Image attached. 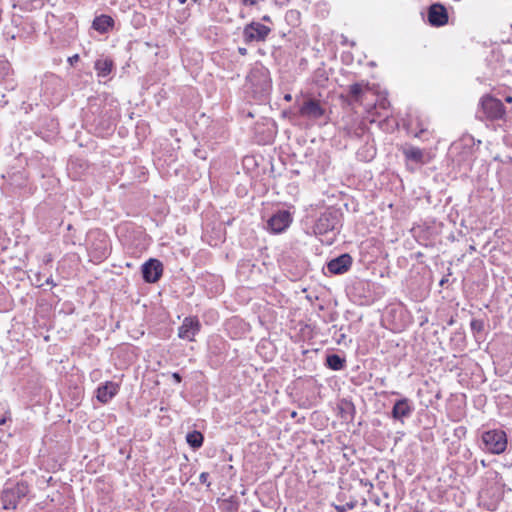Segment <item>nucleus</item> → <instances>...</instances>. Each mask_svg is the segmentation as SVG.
<instances>
[{
  "instance_id": "nucleus-26",
  "label": "nucleus",
  "mask_w": 512,
  "mask_h": 512,
  "mask_svg": "<svg viewBox=\"0 0 512 512\" xmlns=\"http://www.w3.org/2000/svg\"><path fill=\"white\" fill-rule=\"evenodd\" d=\"M376 156V148L373 145L366 143L357 151L358 159L369 162Z\"/></svg>"
},
{
  "instance_id": "nucleus-16",
  "label": "nucleus",
  "mask_w": 512,
  "mask_h": 512,
  "mask_svg": "<svg viewBox=\"0 0 512 512\" xmlns=\"http://www.w3.org/2000/svg\"><path fill=\"white\" fill-rule=\"evenodd\" d=\"M299 113L309 119H319L325 114V109L318 100L309 98L302 103Z\"/></svg>"
},
{
  "instance_id": "nucleus-2",
  "label": "nucleus",
  "mask_w": 512,
  "mask_h": 512,
  "mask_svg": "<svg viewBox=\"0 0 512 512\" xmlns=\"http://www.w3.org/2000/svg\"><path fill=\"white\" fill-rule=\"evenodd\" d=\"M343 222V213L341 209L329 207L315 219L313 224V233L316 236L332 235L327 241L332 244L337 234L340 233Z\"/></svg>"
},
{
  "instance_id": "nucleus-52",
  "label": "nucleus",
  "mask_w": 512,
  "mask_h": 512,
  "mask_svg": "<svg viewBox=\"0 0 512 512\" xmlns=\"http://www.w3.org/2000/svg\"><path fill=\"white\" fill-rule=\"evenodd\" d=\"M424 132V130H421L419 133H417L415 136L420 137V135Z\"/></svg>"
},
{
  "instance_id": "nucleus-15",
  "label": "nucleus",
  "mask_w": 512,
  "mask_h": 512,
  "mask_svg": "<svg viewBox=\"0 0 512 512\" xmlns=\"http://www.w3.org/2000/svg\"><path fill=\"white\" fill-rule=\"evenodd\" d=\"M201 327L197 316H187L178 327V337L190 342L195 341V336L201 331Z\"/></svg>"
},
{
  "instance_id": "nucleus-53",
  "label": "nucleus",
  "mask_w": 512,
  "mask_h": 512,
  "mask_svg": "<svg viewBox=\"0 0 512 512\" xmlns=\"http://www.w3.org/2000/svg\"><path fill=\"white\" fill-rule=\"evenodd\" d=\"M178 1H179V3H181V4H185L187 0H178Z\"/></svg>"
},
{
  "instance_id": "nucleus-32",
  "label": "nucleus",
  "mask_w": 512,
  "mask_h": 512,
  "mask_svg": "<svg viewBox=\"0 0 512 512\" xmlns=\"http://www.w3.org/2000/svg\"><path fill=\"white\" fill-rule=\"evenodd\" d=\"M465 337V332L462 329H459L453 333L451 340L455 341L457 344H464Z\"/></svg>"
},
{
  "instance_id": "nucleus-30",
  "label": "nucleus",
  "mask_w": 512,
  "mask_h": 512,
  "mask_svg": "<svg viewBox=\"0 0 512 512\" xmlns=\"http://www.w3.org/2000/svg\"><path fill=\"white\" fill-rule=\"evenodd\" d=\"M364 128L361 124H358L356 128H348L347 135L354 138H360L363 134Z\"/></svg>"
},
{
  "instance_id": "nucleus-36",
  "label": "nucleus",
  "mask_w": 512,
  "mask_h": 512,
  "mask_svg": "<svg viewBox=\"0 0 512 512\" xmlns=\"http://www.w3.org/2000/svg\"><path fill=\"white\" fill-rule=\"evenodd\" d=\"M209 473L208 472H202L199 476V481L201 484L206 485L207 488H210L211 482L208 481Z\"/></svg>"
},
{
  "instance_id": "nucleus-9",
  "label": "nucleus",
  "mask_w": 512,
  "mask_h": 512,
  "mask_svg": "<svg viewBox=\"0 0 512 512\" xmlns=\"http://www.w3.org/2000/svg\"><path fill=\"white\" fill-rule=\"evenodd\" d=\"M271 31L272 29L269 26L261 22L251 21L244 26L242 38L246 44L263 42L268 38Z\"/></svg>"
},
{
  "instance_id": "nucleus-31",
  "label": "nucleus",
  "mask_w": 512,
  "mask_h": 512,
  "mask_svg": "<svg viewBox=\"0 0 512 512\" xmlns=\"http://www.w3.org/2000/svg\"><path fill=\"white\" fill-rule=\"evenodd\" d=\"M146 18L142 13H134L132 23L135 27H142L145 24Z\"/></svg>"
},
{
  "instance_id": "nucleus-46",
  "label": "nucleus",
  "mask_w": 512,
  "mask_h": 512,
  "mask_svg": "<svg viewBox=\"0 0 512 512\" xmlns=\"http://www.w3.org/2000/svg\"><path fill=\"white\" fill-rule=\"evenodd\" d=\"M107 253V248L104 247L103 250L100 252L98 258H105Z\"/></svg>"
},
{
  "instance_id": "nucleus-35",
  "label": "nucleus",
  "mask_w": 512,
  "mask_h": 512,
  "mask_svg": "<svg viewBox=\"0 0 512 512\" xmlns=\"http://www.w3.org/2000/svg\"><path fill=\"white\" fill-rule=\"evenodd\" d=\"M355 507L354 502L346 503L345 505H337L335 506V509L337 512H346L347 510H351Z\"/></svg>"
},
{
  "instance_id": "nucleus-44",
  "label": "nucleus",
  "mask_w": 512,
  "mask_h": 512,
  "mask_svg": "<svg viewBox=\"0 0 512 512\" xmlns=\"http://www.w3.org/2000/svg\"><path fill=\"white\" fill-rule=\"evenodd\" d=\"M238 52H239V54H241L242 56H245V55H247V53H248V51H247V49H246L245 47H239V48H238Z\"/></svg>"
},
{
  "instance_id": "nucleus-48",
  "label": "nucleus",
  "mask_w": 512,
  "mask_h": 512,
  "mask_svg": "<svg viewBox=\"0 0 512 512\" xmlns=\"http://www.w3.org/2000/svg\"><path fill=\"white\" fill-rule=\"evenodd\" d=\"M505 101H506L507 103H512V96H510V95L506 96V97H505Z\"/></svg>"
},
{
  "instance_id": "nucleus-45",
  "label": "nucleus",
  "mask_w": 512,
  "mask_h": 512,
  "mask_svg": "<svg viewBox=\"0 0 512 512\" xmlns=\"http://www.w3.org/2000/svg\"><path fill=\"white\" fill-rule=\"evenodd\" d=\"M261 20L266 23H272V19L269 15H264Z\"/></svg>"
},
{
  "instance_id": "nucleus-33",
  "label": "nucleus",
  "mask_w": 512,
  "mask_h": 512,
  "mask_svg": "<svg viewBox=\"0 0 512 512\" xmlns=\"http://www.w3.org/2000/svg\"><path fill=\"white\" fill-rule=\"evenodd\" d=\"M454 436L459 440L466 437L467 428L465 426H458L454 429Z\"/></svg>"
},
{
  "instance_id": "nucleus-39",
  "label": "nucleus",
  "mask_w": 512,
  "mask_h": 512,
  "mask_svg": "<svg viewBox=\"0 0 512 512\" xmlns=\"http://www.w3.org/2000/svg\"><path fill=\"white\" fill-rule=\"evenodd\" d=\"M79 55L78 54H74L73 56L69 57L68 58V62L71 66H74L78 61H79Z\"/></svg>"
},
{
  "instance_id": "nucleus-28",
  "label": "nucleus",
  "mask_w": 512,
  "mask_h": 512,
  "mask_svg": "<svg viewBox=\"0 0 512 512\" xmlns=\"http://www.w3.org/2000/svg\"><path fill=\"white\" fill-rule=\"evenodd\" d=\"M300 12L295 9L288 10L285 13V21L292 27H296L300 23Z\"/></svg>"
},
{
  "instance_id": "nucleus-24",
  "label": "nucleus",
  "mask_w": 512,
  "mask_h": 512,
  "mask_svg": "<svg viewBox=\"0 0 512 512\" xmlns=\"http://www.w3.org/2000/svg\"><path fill=\"white\" fill-rule=\"evenodd\" d=\"M221 512H238L240 499L237 495H231L225 499H218Z\"/></svg>"
},
{
  "instance_id": "nucleus-41",
  "label": "nucleus",
  "mask_w": 512,
  "mask_h": 512,
  "mask_svg": "<svg viewBox=\"0 0 512 512\" xmlns=\"http://www.w3.org/2000/svg\"><path fill=\"white\" fill-rule=\"evenodd\" d=\"M241 2L244 6H254L257 4V0H242Z\"/></svg>"
},
{
  "instance_id": "nucleus-29",
  "label": "nucleus",
  "mask_w": 512,
  "mask_h": 512,
  "mask_svg": "<svg viewBox=\"0 0 512 512\" xmlns=\"http://www.w3.org/2000/svg\"><path fill=\"white\" fill-rule=\"evenodd\" d=\"M95 126L102 131L109 132L112 129L113 123L110 118H105V116L94 120Z\"/></svg>"
},
{
  "instance_id": "nucleus-34",
  "label": "nucleus",
  "mask_w": 512,
  "mask_h": 512,
  "mask_svg": "<svg viewBox=\"0 0 512 512\" xmlns=\"http://www.w3.org/2000/svg\"><path fill=\"white\" fill-rule=\"evenodd\" d=\"M243 165L245 168H251L257 166L255 158L253 156H245L243 158Z\"/></svg>"
},
{
  "instance_id": "nucleus-37",
  "label": "nucleus",
  "mask_w": 512,
  "mask_h": 512,
  "mask_svg": "<svg viewBox=\"0 0 512 512\" xmlns=\"http://www.w3.org/2000/svg\"><path fill=\"white\" fill-rule=\"evenodd\" d=\"M450 275H452V271H451V268H448V273H447V275H445V276L440 280V282H439V285H440L441 287H443L445 284H447V283H448V281H449V280H448V276H450Z\"/></svg>"
},
{
  "instance_id": "nucleus-49",
  "label": "nucleus",
  "mask_w": 512,
  "mask_h": 512,
  "mask_svg": "<svg viewBox=\"0 0 512 512\" xmlns=\"http://www.w3.org/2000/svg\"><path fill=\"white\" fill-rule=\"evenodd\" d=\"M284 99H285L286 101H291L292 96H291L290 94H286V95L284 96Z\"/></svg>"
},
{
  "instance_id": "nucleus-47",
  "label": "nucleus",
  "mask_w": 512,
  "mask_h": 512,
  "mask_svg": "<svg viewBox=\"0 0 512 512\" xmlns=\"http://www.w3.org/2000/svg\"><path fill=\"white\" fill-rule=\"evenodd\" d=\"M423 256H424V254H423L422 252H417V253H415V258H416L417 260H419V259H420V258H422Z\"/></svg>"
},
{
  "instance_id": "nucleus-20",
  "label": "nucleus",
  "mask_w": 512,
  "mask_h": 512,
  "mask_svg": "<svg viewBox=\"0 0 512 512\" xmlns=\"http://www.w3.org/2000/svg\"><path fill=\"white\" fill-rule=\"evenodd\" d=\"M114 25V19L107 14L96 16L92 22V28L101 34L112 30Z\"/></svg>"
},
{
  "instance_id": "nucleus-43",
  "label": "nucleus",
  "mask_w": 512,
  "mask_h": 512,
  "mask_svg": "<svg viewBox=\"0 0 512 512\" xmlns=\"http://www.w3.org/2000/svg\"><path fill=\"white\" fill-rule=\"evenodd\" d=\"M216 281H217V284H216L215 289H216V292H219L223 289V284H222L221 279L217 278Z\"/></svg>"
},
{
  "instance_id": "nucleus-4",
  "label": "nucleus",
  "mask_w": 512,
  "mask_h": 512,
  "mask_svg": "<svg viewBox=\"0 0 512 512\" xmlns=\"http://www.w3.org/2000/svg\"><path fill=\"white\" fill-rule=\"evenodd\" d=\"M247 81L250 86L252 97L259 103H266L269 101L272 80L269 70L262 66L253 67L247 75Z\"/></svg>"
},
{
  "instance_id": "nucleus-55",
  "label": "nucleus",
  "mask_w": 512,
  "mask_h": 512,
  "mask_svg": "<svg viewBox=\"0 0 512 512\" xmlns=\"http://www.w3.org/2000/svg\"><path fill=\"white\" fill-rule=\"evenodd\" d=\"M453 322H454V320L451 318V319L449 320L448 324H450V325H451V324H453Z\"/></svg>"
},
{
  "instance_id": "nucleus-12",
  "label": "nucleus",
  "mask_w": 512,
  "mask_h": 512,
  "mask_svg": "<svg viewBox=\"0 0 512 512\" xmlns=\"http://www.w3.org/2000/svg\"><path fill=\"white\" fill-rule=\"evenodd\" d=\"M352 264V256L349 253H343L327 261L323 272L325 275H342L351 269Z\"/></svg>"
},
{
  "instance_id": "nucleus-19",
  "label": "nucleus",
  "mask_w": 512,
  "mask_h": 512,
  "mask_svg": "<svg viewBox=\"0 0 512 512\" xmlns=\"http://www.w3.org/2000/svg\"><path fill=\"white\" fill-rule=\"evenodd\" d=\"M94 69L98 77L106 78L115 70V63L110 57H101L95 61Z\"/></svg>"
},
{
  "instance_id": "nucleus-1",
  "label": "nucleus",
  "mask_w": 512,
  "mask_h": 512,
  "mask_svg": "<svg viewBox=\"0 0 512 512\" xmlns=\"http://www.w3.org/2000/svg\"><path fill=\"white\" fill-rule=\"evenodd\" d=\"M29 482L21 478L15 482H7L0 494V504L5 510H15L26 506L32 498Z\"/></svg>"
},
{
  "instance_id": "nucleus-14",
  "label": "nucleus",
  "mask_w": 512,
  "mask_h": 512,
  "mask_svg": "<svg viewBox=\"0 0 512 512\" xmlns=\"http://www.w3.org/2000/svg\"><path fill=\"white\" fill-rule=\"evenodd\" d=\"M427 23L432 27H443L449 22L447 8L440 2H435L427 7Z\"/></svg>"
},
{
  "instance_id": "nucleus-13",
  "label": "nucleus",
  "mask_w": 512,
  "mask_h": 512,
  "mask_svg": "<svg viewBox=\"0 0 512 512\" xmlns=\"http://www.w3.org/2000/svg\"><path fill=\"white\" fill-rule=\"evenodd\" d=\"M164 266L157 258H149L141 266L142 279L145 283H157L163 276Z\"/></svg>"
},
{
  "instance_id": "nucleus-11",
  "label": "nucleus",
  "mask_w": 512,
  "mask_h": 512,
  "mask_svg": "<svg viewBox=\"0 0 512 512\" xmlns=\"http://www.w3.org/2000/svg\"><path fill=\"white\" fill-rule=\"evenodd\" d=\"M414 410V402L410 398L401 396L394 401L390 411V418L404 424L412 416Z\"/></svg>"
},
{
  "instance_id": "nucleus-22",
  "label": "nucleus",
  "mask_w": 512,
  "mask_h": 512,
  "mask_svg": "<svg viewBox=\"0 0 512 512\" xmlns=\"http://www.w3.org/2000/svg\"><path fill=\"white\" fill-rule=\"evenodd\" d=\"M340 418L350 423L354 420L356 414V407L351 400L343 399L338 405Z\"/></svg>"
},
{
  "instance_id": "nucleus-7",
  "label": "nucleus",
  "mask_w": 512,
  "mask_h": 512,
  "mask_svg": "<svg viewBox=\"0 0 512 512\" xmlns=\"http://www.w3.org/2000/svg\"><path fill=\"white\" fill-rule=\"evenodd\" d=\"M369 90L370 83L368 81L355 82L349 85L346 92L341 93L339 98L343 106L353 109L355 105L363 103V97Z\"/></svg>"
},
{
  "instance_id": "nucleus-54",
  "label": "nucleus",
  "mask_w": 512,
  "mask_h": 512,
  "mask_svg": "<svg viewBox=\"0 0 512 512\" xmlns=\"http://www.w3.org/2000/svg\"><path fill=\"white\" fill-rule=\"evenodd\" d=\"M194 3H198L200 4L201 3V0H192Z\"/></svg>"
},
{
  "instance_id": "nucleus-17",
  "label": "nucleus",
  "mask_w": 512,
  "mask_h": 512,
  "mask_svg": "<svg viewBox=\"0 0 512 512\" xmlns=\"http://www.w3.org/2000/svg\"><path fill=\"white\" fill-rule=\"evenodd\" d=\"M120 385L113 381H106L100 384L95 393L97 400L102 404L109 403L119 392Z\"/></svg>"
},
{
  "instance_id": "nucleus-40",
  "label": "nucleus",
  "mask_w": 512,
  "mask_h": 512,
  "mask_svg": "<svg viewBox=\"0 0 512 512\" xmlns=\"http://www.w3.org/2000/svg\"><path fill=\"white\" fill-rule=\"evenodd\" d=\"M9 99H7L6 95L2 94L0 97V108H4L8 105Z\"/></svg>"
},
{
  "instance_id": "nucleus-25",
  "label": "nucleus",
  "mask_w": 512,
  "mask_h": 512,
  "mask_svg": "<svg viewBox=\"0 0 512 512\" xmlns=\"http://www.w3.org/2000/svg\"><path fill=\"white\" fill-rule=\"evenodd\" d=\"M186 443L189 445V447L197 451L203 446L204 443V434L201 431L198 430H192L186 434Z\"/></svg>"
},
{
  "instance_id": "nucleus-18",
  "label": "nucleus",
  "mask_w": 512,
  "mask_h": 512,
  "mask_svg": "<svg viewBox=\"0 0 512 512\" xmlns=\"http://www.w3.org/2000/svg\"><path fill=\"white\" fill-rule=\"evenodd\" d=\"M0 82L4 83L6 90H14L17 83L14 79V70L5 56L0 55Z\"/></svg>"
},
{
  "instance_id": "nucleus-38",
  "label": "nucleus",
  "mask_w": 512,
  "mask_h": 512,
  "mask_svg": "<svg viewBox=\"0 0 512 512\" xmlns=\"http://www.w3.org/2000/svg\"><path fill=\"white\" fill-rule=\"evenodd\" d=\"M171 376L175 383L179 384L182 382L183 378L179 372H173Z\"/></svg>"
},
{
  "instance_id": "nucleus-6",
  "label": "nucleus",
  "mask_w": 512,
  "mask_h": 512,
  "mask_svg": "<svg viewBox=\"0 0 512 512\" xmlns=\"http://www.w3.org/2000/svg\"><path fill=\"white\" fill-rule=\"evenodd\" d=\"M476 150L474 138L470 136L454 142L450 148L453 162L459 167H464L465 170L471 169Z\"/></svg>"
},
{
  "instance_id": "nucleus-21",
  "label": "nucleus",
  "mask_w": 512,
  "mask_h": 512,
  "mask_svg": "<svg viewBox=\"0 0 512 512\" xmlns=\"http://www.w3.org/2000/svg\"><path fill=\"white\" fill-rule=\"evenodd\" d=\"M346 357L344 354L328 353L325 356L324 365L333 371H340L346 367Z\"/></svg>"
},
{
  "instance_id": "nucleus-8",
  "label": "nucleus",
  "mask_w": 512,
  "mask_h": 512,
  "mask_svg": "<svg viewBox=\"0 0 512 512\" xmlns=\"http://www.w3.org/2000/svg\"><path fill=\"white\" fill-rule=\"evenodd\" d=\"M401 152L405 159L406 168L410 172H415L416 169L430 161L429 154L424 149L413 145H405L401 148Z\"/></svg>"
},
{
  "instance_id": "nucleus-51",
  "label": "nucleus",
  "mask_w": 512,
  "mask_h": 512,
  "mask_svg": "<svg viewBox=\"0 0 512 512\" xmlns=\"http://www.w3.org/2000/svg\"><path fill=\"white\" fill-rule=\"evenodd\" d=\"M391 394H392V395H398V396H400V393H399V392H397V391H393V392H391Z\"/></svg>"
},
{
  "instance_id": "nucleus-3",
  "label": "nucleus",
  "mask_w": 512,
  "mask_h": 512,
  "mask_svg": "<svg viewBox=\"0 0 512 512\" xmlns=\"http://www.w3.org/2000/svg\"><path fill=\"white\" fill-rule=\"evenodd\" d=\"M508 444V435L501 427L487 428L479 432L477 445L486 454L501 455L506 452Z\"/></svg>"
},
{
  "instance_id": "nucleus-50",
  "label": "nucleus",
  "mask_w": 512,
  "mask_h": 512,
  "mask_svg": "<svg viewBox=\"0 0 512 512\" xmlns=\"http://www.w3.org/2000/svg\"><path fill=\"white\" fill-rule=\"evenodd\" d=\"M296 416H297V412H296V411H293V412L291 413V417H292V418H295Z\"/></svg>"
},
{
  "instance_id": "nucleus-10",
  "label": "nucleus",
  "mask_w": 512,
  "mask_h": 512,
  "mask_svg": "<svg viewBox=\"0 0 512 512\" xmlns=\"http://www.w3.org/2000/svg\"><path fill=\"white\" fill-rule=\"evenodd\" d=\"M293 221V215L289 210L279 209L266 221V229L273 234L286 231Z\"/></svg>"
},
{
  "instance_id": "nucleus-5",
  "label": "nucleus",
  "mask_w": 512,
  "mask_h": 512,
  "mask_svg": "<svg viewBox=\"0 0 512 512\" xmlns=\"http://www.w3.org/2000/svg\"><path fill=\"white\" fill-rule=\"evenodd\" d=\"M506 108L503 102L491 94L483 95L478 103L476 119L480 121L496 122L505 120Z\"/></svg>"
},
{
  "instance_id": "nucleus-27",
  "label": "nucleus",
  "mask_w": 512,
  "mask_h": 512,
  "mask_svg": "<svg viewBox=\"0 0 512 512\" xmlns=\"http://www.w3.org/2000/svg\"><path fill=\"white\" fill-rule=\"evenodd\" d=\"M471 331L476 339H482L485 330V322L481 319H472L470 322Z\"/></svg>"
},
{
  "instance_id": "nucleus-23",
  "label": "nucleus",
  "mask_w": 512,
  "mask_h": 512,
  "mask_svg": "<svg viewBox=\"0 0 512 512\" xmlns=\"http://www.w3.org/2000/svg\"><path fill=\"white\" fill-rule=\"evenodd\" d=\"M227 343L222 338L217 337L209 343V353L211 356H215L218 363L224 361L222 356L226 350Z\"/></svg>"
},
{
  "instance_id": "nucleus-42",
  "label": "nucleus",
  "mask_w": 512,
  "mask_h": 512,
  "mask_svg": "<svg viewBox=\"0 0 512 512\" xmlns=\"http://www.w3.org/2000/svg\"><path fill=\"white\" fill-rule=\"evenodd\" d=\"M136 233L138 234V238L140 240L146 241L147 235L145 234L144 231L138 230V231H136Z\"/></svg>"
}]
</instances>
